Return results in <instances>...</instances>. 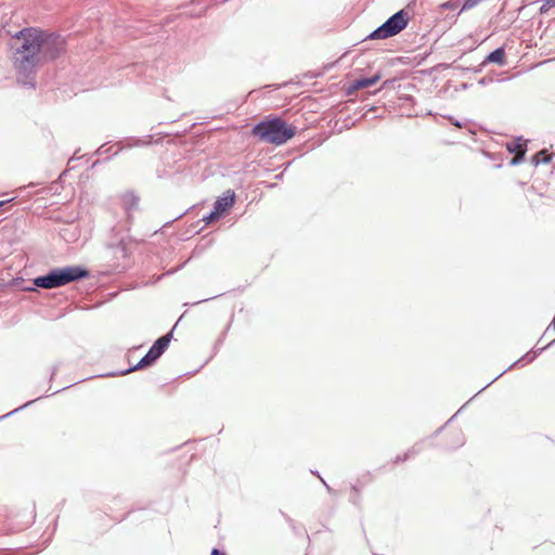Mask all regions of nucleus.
Segmentation results:
<instances>
[{"label": "nucleus", "mask_w": 555, "mask_h": 555, "mask_svg": "<svg viewBox=\"0 0 555 555\" xmlns=\"http://www.w3.org/2000/svg\"><path fill=\"white\" fill-rule=\"evenodd\" d=\"M382 79L380 74H375L371 78H362L354 80L352 83H350L346 90L347 95H352L354 92H357L360 89H365L369 87L374 86Z\"/></svg>", "instance_id": "10"}, {"label": "nucleus", "mask_w": 555, "mask_h": 555, "mask_svg": "<svg viewBox=\"0 0 555 555\" xmlns=\"http://www.w3.org/2000/svg\"><path fill=\"white\" fill-rule=\"evenodd\" d=\"M296 133V127L288 125L281 118L266 119L251 129V135L261 142L282 145Z\"/></svg>", "instance_id": "2"}, {"label": "nucleus", "mask_w": 555, "mask_h": 555, "mask_svg": "<svg viewBox=\"0 0 555 555\" xmlns=\"http://www.w3.org/2000/svg\"><path fill=\"white\" fill-rule=\"evenodd\" d=\"M4 203H5L4 201L0 202V207H1V206H3V205H4Z\"/></svg>", "instance_id": "17"}, {"label": "nucleus", "mask_w": 555, "mask_h": 555, "mask_svg": "<svg viewBox=\"0 0 555 555\" xmlns=\"http://www.w3.org/2000/svg\"><path fill=\"white\" fill-rule=\"evenodd\" d=\"M89 272L80 267H66L52 270L49 274L38 276L34 280L37 287L55 288L70 282L87 278Z\"/></svg>", "instance_id": "3"}, {"label": "nucleus", "mask_w": 555, "mask_h": 555, "mask_svg": "<svg viewBox=\"0 0 555 555\" xmlns=\"http://www.w3.org/2000/svg\"><path fill=\"white\" fill-rule=\"evenodd\" d=\"M506 149L509 153L515 155L511 160V164L517 165L524 158L527 152V142L518 138L506 143Z\"/></svg>", "instance_id": "9"}, {"label": "nucleus", "mask_w": 555, "mask_h": 555, "mask_svg": "<svg viewBox=\"0 0 555 555\" xmlns=\"http://www.w3.org/2000/svg\"><path fill=\"white\" fill-rule=\"evenodd\" d=\"M43 30L35 27L22 29L14 38V61L27 68L41 62Z\"/></svg>", "instance_id": "1"}, {"label": "nucleus", "mask_w": 555, "mask_h": 555, "mask_svg": "<svg viewBox=\"0 0 555 555\" xmlns=\"http://www.w3.org/2000/svg\"><path fill=\"white\" fill-rule=\"evenodd\" d=\"M488 63H496L499 65H504L506 62L505 52L503 48H498L492 51L487 57L486 61Z\"/></svg>", "instance_id": "11"}, {"label": "nucleus", "mask_w": 555, "mask_h": 555, "mask_svg": "<svg viewBox=\"0 0 555 555\" xmlns=\"http://www.w3.org/2000/svg\"><path fill=\"white\" fill-rule=\"evenodd\" d=\"M442 7L446 9H454L455 4L452 3L451 1H448V2L443 3Z\"/></svg>", "instance_id": "15"}, {"label": "nucleus", "mask_w": 555, "mask_h": 555, "mask_svg": "<svg viewBox=\"0 0 555 555\" xmlns=\"http://www.w3.org/2000/svg\"><path fill=\"white\" fill-rule=\"evenodd\" d=\"M235 193L233 190H227L221 197H219L215 204L212 211L203 218L206 223L218 220L223 215L228 214L229 210L235 204Z\"/></svg>", "instance_id": "6"}, {"label": "nucleus", "mask_w": 555, "mask_h": 555, "mask_svg": "<svg viewBox=\"0 0 555 555\" xmlns=\"http://www.w3.org/2000/svg\"><path fill=\"white\" fill-rule=\"evenodd\" d=\"M41 62L53 61L61 56L66 49V41L60 35L43 30Z\"/></svg>", "instance_id": "4"}, {"label": "nucleus", "mask_w": 555, "mask_h": 555, "mask_svg": "<svg viewBox=\"0 0 555 555\" xmlns=\"http://www.w3.org/2000/svg\"><path fill=\"white\" fill-rule=\"evenodd\" d=\"M555 5V0H545V2L541 5L540 12L542 14L546 13L551 7Z\"/></svg>", "instance_id": "14"}, {"label": "nucleus", "mask_w": 555, "mask_h": 555, "mask_svg": "<svg viewBox=\"0 0 555 555\" xmlns=\"http://www.w3.org/2000/svg\"><path fill=\"white\" fill-rule=\"evenodd\" d=\"M171 337V333L159 337L132 370L143 369L153 364L168 348Z\"/></svg>", "instance_id": "7"}, {"label": "nucleus", "mask_w": 555, "mask_h": 555, "mask_svg": "<svg viewBox=\"0 0 555 555\" xmlns=\"http://www.w3.org/2000/svg\"><path fill=\"white\" fill-rule=\"evenodd\" d=\"M481 0H465L461 12L467 11L476 7Z\"/></svg>", "instance_id": "13"}, {"label": "nucleus", "mask_w": 555, "mask_h": 555, "mask_svg": "<svg viewBox=\"0 0 555 555\" xmlns=\"http://www.w3.org/2000/svg\"><path fill=\"white\" fill-rule=\"evenodd\" d=\"M210 555H225V554H224V553L219 552V550H217V548H214V550L211 551V554H210Z\"/></svg>", "instance_id": "16"}, {"label": "nucleus", "mask_w": 555, "mask_h": 555, "mask_svg": "<svg viewBox=\"0 0 555 555\" xmlns=\"http://www.w3.org/2000/svg\"><path fill=\"white\" fill-rule=\"evenodd\" d=\"M119 205L128 216L139 207L140 197L133 191H125L118 196Z\"/></svg>", "instance_id": "8"}, {"label": "nucleus", "mask_w": 555, "mask_h": 555, "mask_svg": "<svg viewBox=\"0 0 555 555\" xmlns=\"http://www.w3.org/2000/svg\"><path fill=\"white\" fill-rule=\"evenodd\" d=\"M551 159L552 155L547 154L546 150H542L532 157V164L535 166L541 163L547 164L551 162Z\"/></svg>", "instance_id": "12"}, {"label": "nucleus", "mask_w": 555, "mask_h": 555, "mask_svg": "<svg viewBox=\"0 0 555 555\" xmlns=\"http://www.w3.org/2000/svg\"><path fill=\"white\" fill-rule=\"evenodd\" d=\"M408 14L399 11L388 18L380 27H378L372 35L373 39H385L399 34L408 25Z\"/></svg>", "instance_id": "5"}]
</instances>
